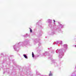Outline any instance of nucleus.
<instances>
[{
	"instance_id": "1",
	"label": "nucleus",
	"mask_w": 76,
	"mask_h": 76,
	"mask_svg": "<svg viewBox=\"0 0 76 76\" xmlns=\"http://www.w3.org/2000/svg\"><path fill=\"white\" fill-rule=\"evenodd\" d=\"M24 57H25V58H27V56H26V55H23Z\"/></svg>"
},
{
	"instance_id": "2",
	"label": "nucleus",
	"mask_w": 76,
	"mask_h": 76,
	"mask_svg": "<svg viewBox=\"0 0 76 76\" xmlns=\"http://www.w3.org/2000/svg\"><path fill=\"white\" fill-rule=\"evenodd\" d=\"M32 56L33 57H34V53H33V52H32Z\"/></svg>"
},
{
	"instance_id": "3",
	"label": "nucleus",
	"mask_w": 76,
	"mask_h": 76,
	"mask_svg": "<svg viewBox=\"0 0 76 76\" xmlns=\"http://www.w3.org/2000/svg\"><path fill=\"white\" fill-rule=\"evenodd\" d=\"M30 29V32H32V30L31 29V28H29Z\"/></svg>"
},
{
	"instance_id": "4",
	"label": "nucleus",
	"mask_w": 76,
	"mask_h": 76,
	"mask_svg": "<svg viewBox=\"0 0 76 76\" xmlns=\"http://www.w3.org/2000/svg\"><path fill=\"white\" fill-rule=\"evenodd\" d=\"M49 76H52V74H51V73L49 74Z\"/></svg>"
},
{
	"instance_id": "5",
	"label": "nucleus",
	"mask_w": 76,
	"mask_h": 76,
	"mask_svg": "<svg viewBox=\"0 0 76 76\" xmlns=\"http://www.w3.org/2000/svg\"><path fill=\"white\" fill-rule=\"evenodd\" d=\"M53 21H54V22H56V21H55V20H53Z\"/></svg>"
},
{
	"instance_id": "6",
	"label": "nucleus",
	"mask_w": 76,
	"mask_h": 76,
	"mask_svg": "<svg viewBox=\"0 0 76 76\" xmlns=\"http://www.w3.org/2000/svg\"><path fill=\"white\" fill-rule=\"evenodd\" d=\"M66 46H67V45H66Z\"/></svg>"
}]
</instances>
